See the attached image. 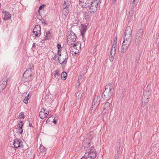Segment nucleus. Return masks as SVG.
Segmentation results:
<instances>
[{"label":"nucleus","instance_id":"obj_1","mask_svg":"<svg viewBox=\"0 0 159 159\" xmlns=\"http://www.w3.org/2000/svg\"><path fill=\"white\" fill-rule=\"evenodd\" d=\"M31 68H28V69L24 72L23 76L22 78V81L24 82H29L33 79V76L32 75V71L33 70V66L30 64Z\"/></svg>","mask_w":159,"mask_h":159},{"label":"nucleus","instance_id":"obj_2","mask_svg":"<svg viewBox=\"0 0 159 159\" xmlns=\"http://www.w3.org/2000/svg\"><path fill=\"white\" fill-rule=\"evenodd\" d=\"M112 89H113V86L110 87H108V86H106L105 90L102 95V98L104 100L107 101L110 100L113 95V91L112 90Z\"/></svg>","mask_w":159,"mask_h":159},{"label":"nucleus","instance_id":"obj_3","mask_svg":"<svg viewBox=\"0 0 159 159\" xmlns=\"http://www.w3.org/2000/svg\"><path fill=\"white\" fill-rule=\"evenodd\" d=\"M98 3L97 0H95L93 2L89 3V6L87 8L89 10V11L92 13H93L96 11L97 9V7Z\"/></svg>","mask_w":159,"mask_h":159},{"label":"nucleus","instance_id":"obj_4","mask_svg":"<svg viewBox=\"0 0 159 159\" xmlns=\"http://www.w3.org/2000/svg\"><path fill=\"white\" fill-rule=\"evenodd\" d=\"M132 31L130 27L128 26L126 28L124 33L125 37L124 39H126L128 40L131 41Z\"/></svg>","mask_w":159,"mask_h":159},{"label":"nucleus","instance_id":"obj_5","mask_svg":"<svg viewBox=\"0 0 159 159\" xmlns=\"http://www.w3.org/2000/svg\"><path fill=\"white\" fill-rule=\"evenodd\" d=\"M150 93L149 91H146L143 93L142 97L143 105L145 106L149 101L148 99L150 97Z\"/></svg>","mask_w":159,"mask_h":159},{"label":"nucleus","instance_id":"obj_6","mask_svg":"<svg viewBox=\"0 0 159 159\" xmlns=\"http://www.w3.org/2000/svg\"><path fill=\"white\" fill-rule=\"evenodd\" d=\"M22 142L21 140H18L17 139H15L14 140L13 144L14 147L16 148H17L19 147L23 148V145L22 144Z\"/></svg>","mask_w":159,"mask_h":159},{"label":"nucleus","instance_id":"obj_7","mask_svg":"<svg viewBox=\"0 0 159 159\" xmlns=\"http://www.w3.org/2000/svg\"><path fill=\"white\" fill-rule=\"evenodd\" d=\"M68 58V54L67 53V51H66L64 58H63L62 59H61V58L59 57L58 61L61 64H66L67 61V59Z\"/></svg>","mask_w":159,"mask_h":159},{"label":"nucleus","instance_id":"obj_8","mask_svg":"<svg viewBox=\"0 0 159 159\" xmlns=\"http://www.w3.org/2000/svg\"><path fill=\"white\" fill-rule=\"evenodd\" d=\"M76 38L75 33L71 31L70 33V34L67 36V39H69V40L73 42H74L75 41Z\"/></svg>","mask_w":159,"mask_h":159},{"label":"nucleus","instance_id":"obj_9","mask_svg":"<svg viewBox=\"0 0 159 159\" xmlns=\"http://www.w3.org/2000/svg\"><path fill=\"white\" fill-rule=\"evenodd\" d=\"M79 4L83 8H87L89 6V3L87 0H79Z\"/></svg>","mask_w":159,"mask_h":159},{"label":"nucleus","instance_id":"obj_10","mask_svg":"<svg viewBox=\"0 0 159 159\" xmlns=\"http://www.w3.org/2000/svg\"><path fill=\"white\" fill-rule=\"evenodd\" d=\"M3 19L4 20H10L11 18V15L9 13L8 11H3Z\"/></svg>","mask_w":159,"mask_h":159},{"label":"nucleus","instance_id":"obj_11","mask_svg":"<svg viewBox=\"0 0 159 159\" xmlns=\"http://www.w3.org/2000/svg\"><path fill=\"white\" fill-rule=\"evenodd\" d=\"M45 109L42 108L40 110V119H43L46 117L48 114V111H46L45 112Z\"/></svg>","mask_w":159,"mask_h":159},{"label":"nucleus","instance_id":"obj_12","mask_svg":"<svg viewBox=\"0 0 159 159\" xmlns=\"http://www.w3.org/2000/svg\"><path fill=\"white\" fill-rule=\"evenodd\" d=\"M33 34H34L35 36H38L40 34V25H36L33 31Z\"/></svg>","mask_w":159,"mask_h":159},{"label":"nucleus","instance_id":"obj_13","mask_svg":"<svg viewBox=\"0 0 159 159\" xmlns=\"http://www.w3.org/2000/svg\"><path fill=\"white\" fill-rule=\"evenodd\" d=\"M124 41L122 44V46L126 49V50L128 48L129 45L130 44L131 41H130L126 39H124Z\"/></svg>","mask_w":159,"mask_h":159},{"label":"nucleus","instance_id":"obj_14","mask_svg":"<svg viewBox=\"0 0 159 159\" xmlns=\"http://www.w3.org/2000/svg\"><path fill=\"white\" fill-rule=\"evenodd\" d=\"M100 102V98L99 96H96L93 100V101L92 103L94 104V105H95L96 106H98Z\"/></svg>","mask_w":159,"mask_h":159},{"label":"nucleus","instance_id":"obj_15","mask_svg":"<svg viewBox=\"0 0 159 159\" xmlns=\"http://www.w3.org/2000/svg\"><path fill=\"white\" fill-rule=\"evenodd\" d=\"M88 154L87 155L88 157H90L92 159L95 158L96 156V153L94 152V151L90 150L89 152H88Z\"/></svg>","mask_w":159,"mask_h":159},{"label":"nucleus","instance_id":"obj_16","mask_svg":"<svg viewBox=\"0 0 159 159\" xmlns=\"http://www.w3.org/2000/svg\"><path fill=\"white\" fill-rule=\"evenodd\" d=\"M87 26L84 25L83 24L81 25V29H80V31L81 33V35L83 37H84L85 33L87 30Z\"/></svg>","mask_w":159,"mask_h":159},{"label":"nucleus","instance_id":"obj_17","mask_svg":"<svg viewBox=\"0 0 159 159\" xmlns=\"http://www.w3.org/2000/svg\"><path fill=\"white\" fill-rule=\"evenodd\" d=\"M143 32L142 29L139 30L136 33V37L141 38L143 36Z\"/></svg>","mask_w":159,"mask_h":159},{"label":"nucleus","instance_id":"obj_18","mask_svg":"<svg viewBox=\"0 0 159 159\" xmlns=\"http://www.w3.org/2000/svg\"><path fill=\"white\" fill-rule=\"evenodd\" d=\"M104 110H105V112H108V111L110 109V103L107 102L104 106Z\"/></svg>","mask_w":159,"mask_h":159},{"label":"nucleus","instance_id":"obj_19","mask_svg":"<svg viewBox=\"0 0 159 159\" xmlns=\"http://www.w3.org/2000/svg\"><path fill=\"white\" fill-rule=\"evenodd\" d=\"M139 0H131L130 1V5L131 6H132V8L133 9L134 7L136 6L137 3H138Z\"/></svg>","mask_w":159,"mask_h":159},{"label":"nucleus","instance_id":"obj_20","mask_svg":"<svg viewBox=\"0 0 159 159\" xmlns=\"http://www.w3.org/2000/svg\"><path fill=\"white\" fill-rule=\"evenodd\" d=\"M40 153H42L43 155H44L46 154V149L43 145L40 144Z\"/></svg>","mask_w":159,"mask_h":159},{"label":"nucleus","instance_id":"obj_21","mask_svg":"<svg viewBox=\"0 0 159 159\" xmlns=\"http://www.w3.org/2000/svg\"><path fill=\"white\" fill-rule=\"evenodd\" d=\"M7 78H3L1 80L0 84L6 86L7 85Z\"/></svg>","mask_w":159,"mask_h":159},{"label":"nucleus","instance_id":"obj_22","mask_svg":"<svg viewBox=\"0 0 159 159\" xmlns=\"http://www.w3.org/2000/svg\"><path fill=\"white\" fill-rule=\"evenodd\" d=\"M67 76L66 73L65 71H63L61 75V78L62 80H64L66 79Z\"/></svg>","mask_w":159,"mask_h":159},{"label":"nucleus","instance_id":"obj_23","mask_svg":"<svg viewBox=\"0 0 159 159\" xmlns=\"http://www.w3.org/2000/svg\"><path fill=\"white\" fill-rule=\"evenodd\" d=\"M69 8H64L63 10V14L65 15V16H67L69 13Z\"/></svg>","mask_w":159,"mask_h":159},{"label":"nucleus","instance_id":"obj_24","mask_svg":"<svg viewBox=\"0 0 159 159\" xmlns=\"http://www.w3.org/2000/svg\"><path fill=\"white\" fill-rule=\"evenodd\" d=\"M82 75H80L78 78V80H77V83H76V86H79V85L80 84V80H82Z\"/></svg>","mask_w":159,"mask_h":159},{"label":"nucleus","instance_id":"obj_25","mask_svg":"<svg viewBox=\"0 0 159 159\" xmlns=\"http://www.w3.org/2000/svg\"><path fill=\"white\" fill-rule=\"evenodd\" d=\"M132 6H131V10L129 11V16L131 17L133 16L134 13V8L132 9Z\"/></svg>","mask_w":159,"mask_h":159},{"label":"nucleus","instance_id":"obj_26","mask_svg":"<svg viewBox=\"0 0 159 159\" xmlns=\"http://www.w3.org/2000/svg\"><path fill=\"white\" fill-rule=\"evenodd\" d=\"M23 127H18L17 128V131L18 133H19L20 134H22L23 132V130L22 129Z\"/></svg>","mask_w":159,"mask_h":159},{"label":"nucleus","instance_id":"obj_27","mask_svg":"<svg viewBox=\"0 0 159 159\" xmlns=\"http://www.w3.org/2000/svg\"><path fill=\"white\" fill-rule=\"evenodd\" d=\"M70 6L69 2H65L63 5V7L64 8H69Z\"/></svg>","mask_w":159,"mask_h":159},{"label":"nucleus","instance_id":"obj_28","mask_svg":"<svg viewBox=\"0 0 159 159\" xmlns=\"http://www.w3.org/2000/svg\"><path fill=\"white\" fill-rule=\"evenodd\" d=\"M98 106H96L95 105H94V104L92 103L91 107L90 108V109L92 111H94L95 110Z\"/></svg>","mask_w":159,"mask_h":159},{"label":"nucleus","instance_id":"obj_29","mask_svg":"<svg viewBox=\"0 0 159 159\" xmlns=\"http://www.w3.org/2000/svg\"><path fill=\"white\" fill-rule=\"evenodd\" d=\"M141 39V38H139L138 37H136L135 42V43L136 44V45L139 44Z\"/></svg>","mask_w":159,"mask_h":159},{"label":"nucleus","instance_id":"obj_30","mask_svg":"<svg viewBox=\"0 0 159 159\" xmlns=\"http://www.w3.org/2000/svg\"><path fill=\"white\" fill-rule=\"evenodd\" d=\"M38 13L39 14V15H38L37 16H36V15H34V18H35V19H36L37 18V19H38L39 20H40L39 19V16H40V7H39V9L38 10Z\"/></svg>","mask_w":159,"mask_h":159},{"label":"nucleus","instance_id":"obj_31","mask_svg":"<svg viewBox=\"0 0 159 159\" xmlns=\"http://www.w3.org/2000/svg\"><path fill=\"white\" fill-rule=\"evenodd\" d=\"M23 124L22 123V121H20L19 122V123L17 124V128L18 127H19L20 126L23 127Z\"/></svg>","mask_w":159,"mask_h":159},{"label":"nucleus","instance_id":"obj_32","mask_svg":"<svg viewBox=\"0 0 159 159\" xmlns=\"http://www.w3.org/2000/svg\"><path fill=\"white\" fill-rule=\"evenodd\" d=\"M5 87L0 84V93L2 92V90L5 89Z\"/></svg>","mask_w":159,"mask_h":159},{"label":"nucleus","instance_id":"obj_33","mask_svg":"<svg viewBox=\"0 0 159 159\" xmlns=\"http://www.w3.org/2000/svg\"><path fill=\"white\" fill-rule=\"evenodd\" d=\"M53 73H54V75H57L59 76L60 75L59 72L57 70H56L55 71H54Z\"/></svg>","mask_w":159,"mask_h":159},{"label":"nucleus","instance_id":"obj_34","mask_svg":"<svg viewBox=\"0 0 159 159\" xmlns=\"http://www.w3.org/2000/svg\"><path fill=\"white\" fill-rule=\"evenodd\" d=\"M126 50V49H125V48H124L122 46L121 48V52L122 53H125V52Z\"/></svg>","mask_w":159,"mask_h":159},{"label":"nucleus","instance_id":"obj_35","mask_svg":"<svg viewBox=\"0 0 159 159\" xmlns=\"http://www.w3.org/2000/svg\"><path fill=\"white\" fill-rule=\"evenodd\" d=\"M40 21L42 23V24H44V25H47L48 24L46 22V21L43 19H40Z\"/></svg>","mask_w":159,"mask_h":159},{"label":"nucleus","instance_id":"obj_36","mask_svg":"<svg viewBox=\"0 0 159 159\" xmlns=\"http://www.w3.org/2000/svg\"><path fill=\"white\" fill-rule=\"evenodd\" d=\"M114 59V57L112 56H110L109 57V59L111 62H112Z\"/></svg>","mask_w":159,"mask_h":159},{"label":"nucleus","instance_id":"obj_37","mask_svg":"<svg viewBox=\"0 0 159 159\" xmlns=\"http://www.w3.org/2000/svg\"><path fill=\"white\" fill-rule=\"evenodd\" d=\"M20 115V118L24 119L25 117V116L24 115L23 113L22 112H21Z\"/></svg>","mask_w":159,"mask_h":159},{"label":"nucleus","instance_id":"obj_38","mask_svg":"<svg viewBox=\"0 0 159 159\" xmlns=\"http://www.w3.org/2000/svg\"><path fill=\"white\" fill-rule=\"evenodd\" d=\"M116 50H115V48H114V49H113L111 48V51L110 52V53H113L114 54H115L116 53Z\"/></svg>","mask_w":159,"mask_h":159},{"label":"nucleus","instance_id":"obj_39","mask_svg":"<svg viewBox=\"0 0 159 159\" xmlns=\"http://www.w3.org/2000/svg\"><path fill=\"white\" fill-rule=\"evenodd\" d=\"M116 44L113 43L112 47L111 48V49H114V48H115V50H116Z\"/></svg>","mask_w":159,"mask_h":159},{"label":"nucleus","instance_id":"obj_40","mask_svg":"<svg viewBox=\"0 0 159 159\" xmlns=\"http://www.w3.org/2000/svg\"><path fill=\"white\" fill-rule=\"evenodd\" d=\"M90 142L88 143H87L86 144V145L84 147V148H89L90 146Z\"/></svg>","mask_w":159,"mask_h":159},{"label":"nucleus","instance_id":"obj_41","mask_svg":"<svg viewBox=\"0 0 159 159\" xmlns=\"http://www.w3.org/2000/svg\"><path fill=\"white\" fill-rule=\"evenodd\" d=\"M117 41V37L116 36L114 38V40H113V43L116 44Z\"/></svg>","mask_w":159,"mask_h":159},{"label":"nucleus","instance_id":"obj_42","mask_svg":"<svg viewBox=\"0 0 159 159\" xmlns=\"http://www.w3.org/2000/svg\"><path fill=\"white\" fill-rule=\"evenodd\" d=\"M45 6L46 5L44 4H43V5H40V10L43 9H44Z\"/></svg>","mask_w":159,"mask_h":159},{"label":"nucleus","instance_id":"obj_43","mask_svg":"<svg viewBox=\"0 0 159 159\" xmlns=\"http://www.w3.org/2000/svg\"><path fill=\"white\" fill-rule=\"evenodd\" d=\"M50 32L49 31H48L46 33V37L47 38H48V37H49L50 36Z\"/></svg>","mask_w":159,"mask_h":159},{"label":"nucleus","instance_id":"obj_44","mask_svg":"<svg viewBox=\"0 0 159 159\" xmlns=\"http://www.w3.org/2000/svg\"><path fill=\"white\" fill-rule=\"evenodd\" d=\"M57 48H58V51H59V49L61 48V45L60 44H59V43L57 45Z\"/></svg>","mask_w":159,"mask_h":159},{"label":"nucleus","instance_id":"obj_45","mask_svg":"<svg viewBox=\"0 0 159 159\" xmlns=\"http://www.w3.org/2000/svg\"><path fill=\"white\" fill-rule=\"evenodd\" d=\"M87 157H88V156H86L84 155L81 158L82 159H86Z\"/></svg>","mask_w":159,"mask_h":159},{"label":"nucleus","instance_id":"obj_46","mask_svg":"<svg viewBox=\"0 0 159 159\" xmlns=\"http://www.w3.org/2000/svg\"><path fill=\"white\" fill-rule=\"evenodd\" d=\"M77 45V44L76 43L74 44L73 45V47L75 49H77L76 48V47Z\"/></svg>","mask_w":159,"mask_h":159},{"label":"nucleus","instance_id":"obj_47","mask_svg":"<svg viewBox=\"0 0 159 159\" xmlns=\"http://www.w3.org/2000/svg\"><path fill=\"white\" fill-rule=\"evenodd\" d=\"M32 93H29L27 95V96L26 97V98H29H29H30L31 97V96H30V95Z\"/></svg>","mask_w":159,"mask_h":159},{"label":"nucleus","instance_id":"obj_48","mask_svg":"<svg viewBox=\"0 0 159 159\" xmlns=\"http://www.w3.org/2000/svg\"><path fill=\"white\" fill-rule=\"evenodd\" d=\"M28 100L29 98H26V97H25L24 100H25V101H28Z\"/></svg>","mask_w":159,"mask_h":159},{"label":"nucleus","instance_id":"obj_49","mask_svg":"<svg viewBox=\"0 0 159 159\" xmlns=\"http://www.w3.org/2000/svg\"><path fill=\"white\" fill-rule=\"evenodd\" d=\"M30 64H32V65H33V64H32V63H31V64H29L28 65V66H27V69H28V68H29L30 67L31 68V66H30Z\"/></svg>","mask_w":159,"mask_h":159},{"label":"nucleus","instance_id":"obj_50","mask_svg":"<svg viewBox=\"0 0 159 159\" xmlns=\"http://www.w3.org/2000/svg\"><path fill=\"white\" fill-rule=\"evenodd\" d=\"M29 126L30 127H33L32 124L31 123L29 122Z\"/></svg>","mask_w":159,"mask_h":159},{"label":"nucleus","instance_id":"obj_51","mask_svg":"<svg viewBox=\"0 0 159 159\" xmlns=\"http://www.w3.org/2000/svg\"><path fill=\"white\" fill-rule=\"evenodd\" d=\"M57 57V55H56V54H55V55H54V57H53V59H54V60H55V59Z\"/></svg>","mask_w":159,"mask_h":159},{"label":"nucleus","instance_id":"obj_52","mask_svg":"<svg viewBox=\"0 0 159 159\" xmlns=\"http://www.w3.org/2000/svg\"><path fill=\"white\" fill-rule=\"evenodd\" d=\"M23 102L24 103L26 104L28 103V101H25V100H24Z\"/></svg>","mask_w":159,"mask_h":159},{"label":"nucleus","instance_id":"obj_53","mask_svg":"<svg viewBox=\"0 0 159 159\" xmlns=\"http://www.w3.org/2000/svg\"><path fill=\"white\" fill-rule=\"evenodd\" d=\"M53 123H54V124H55L57 123V121L56 120H54L53 121Z\"/></svg>","mask_w":159,"mask_h":159},{"label":"nucleus","instance_id":"obj_54","mask_svg":"<svg viewBox=\"0 0 159 159\" xmlns=\"http://www.w3.org/2000/svg\"><path fill=\"white\" fill-rule=\"evenodd\" d=\"M111 83H109L108 85L106 86H108V87H109V86H111Z\"/></svg>","mask_w":159,"mask_h":159},{"label":"nucleus","instance_id":"obj_55","mask_svg":"<svg viewBox=\"0 0 159 159\" xmlns=\"http://www.w3.org/2000/svg\"><path fill=\"white\" fill-rule=\"evenodd\" d=\"M115 54H114L113 53H110V56H114L115 55Z\"/></svg>","mask_w":159,"mask_h":159},{"label":"nucleus","instance_id":"obj_56","mask_svg":"<svg viewBox=\"0 0 159 159\" xmlns=\"http://www.w3.org/2000/svg\"><path fill=\"white\" fill-rule=\"evenodd\" d=\"M68 0H64V2L68 3Z\"/></svg>","mask_w":159,"mask_h":159},{"label":"nucleus","instance_id":"obj_57","mask_svg":"<svg viewBox=\"0 0 159 159\" xmlns=\"http://www.w3.org/2000/svg\"><path fill=\"white\" fill-rule=\"evenodd\" d=\"M35 43H34L33 45V47H34L35 46Z\"/></svg>","mask_w":159,"mask_h":159},{"label":"nucleus","instance_id":"obj_58","mask_svg":"<svg viewBox=\"0 0 159 159\" xmlns=\"http://www.w3.org/2000/svg\"><path fill=\"white\" fill-rule=\"evenodd\" d=\"M81 95H81L80 96V94H79V95H78V96H79V97H78V98L79 99L80 98H81Z\"/></svg>","mask_w":159,"mask_h":159},{"label":"nucleus","instance_id":"obj_59","mask_svg":"<svg viewBox=\"0 0 159 159\" xmlns=\"http://www.w3.org/2000/svg\"><path fill=\"white\" fill-rule=\"evenodd\" d=\"M101 1H103V2H104L105 3V0H101Z\"/></svg>","mask_w":159,"mask_h":159},{"label":"nucleus","instance_id":"obj_60","mask_svg":"<svg viewBox=\"0 0 159 159\" xmlns=\"http://www.w3.org/2000/svg\"><path fill=\"white\" fill-rule=\"evenodd\" d=\"M61 56V54H60L59 55V57L60 58V57Z\"/></svg>","mask_w":159,"mask_h":159},{"label":"nucleus","instance_id":"obj_61","mask_svg":"<svg viewBox=\"0 0 159 159\" xmlns=\"http://www.w3.org/2000/svg\"><path fill=\"white\" fill-rule=\"evenodd\" d=\"M101 3H102V2L101 1H100L99 4H100Z\"/></svg>","mask_w":159,"mask_h":159},{"label":"nucleus","instance_id":"obj_62","mask_svg":"<svg viewBox=\"0 0 159 159\" xmlns=\"http://www.w3.org/2000/svg\"><path fill=\"white\" fill-rule=\"evenodd\" d=\"M74 53H75V54H76L77 53H76V52H75Z\"/></svg>","mask_w":159,"mask_h":159},{"label":"nucleus","instance_id":"obj_63","mask_svg":"<svg viewBox=\"0 0 159 159\" xmlns=\"http://www.w3.org/2000/svg\"><path fill=\"white\" fill-rule=\"evenodd\" d=\"M39 115L40 116V113H39Z\"/></svg>","mask_w":159,"mask_h":159},{"label":"nucleus","instance_id":"obj_64","mask_svg":"<svg viewBox=\"0 0 159 159\" xmlns=\"http://www.w3.org/2000/svg\"><path fill=\"white\" fill-rule=\"evenodd\" d=\"M40 29H41V27H40Z\"/></svg>","mask_w":159,"mask_h":159}]
</instances>
